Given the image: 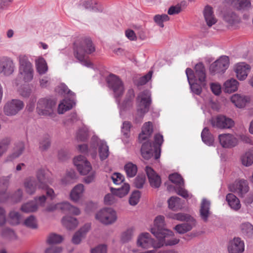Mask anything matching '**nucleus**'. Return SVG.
Masks as SVG:
<instances>
[{
  "instance_id": "25",
  "label": "nucleus",
  "mask_w": 253,
  "mask_h": 253,
  "mask_svg": "<svg viewBox=\"0 0 253 253\" xmlns=\"http://www.w3.org/2000/svg\"><path fill=\"white\" fill-rule=\"evenodd\" d=\"M229 253H242L244 251V243L239 238H234L228 247Z\"/></svg>"
},
{
  "instance_id": "34",
  "label": "nucleus",
  "mask_w": 253,
  "mask_h": 253,
  "mask_svg": "<svg viewBox=\"0 0 253 253\" xmlns=\"http://www.w3.org/2000/svg\"><path fill=\"white\" fill-rule=\"evenodd\" d=\"M84 191V186L82 184L77 185L72 190L70 193V197L72 201L78 202L82 197Z\"/></svg>"
},
{
  "instance_id": "23",
  "label": "nucleus",
  "mask_w": 253,
  "mask_h": 253,
  "mask_svg": "<svg viewBox=\"0 0 253 253\" xmlns=\"http://www.w3.org/2000/svg\"><path fill=\"white\" fill-rule=\"evenodd\" d=\"M250 70V66L245 62L238 63L235 68L236 76L241 81H243L247 78Z\"/></svg>"
},
{
  "instance_id": "45",
  "label": "nucleus",
  "mask_w": 253,
  "mask_h": 253,
  "mask_svg": "<svg viewBox=\"0 0 253 253\" xmlns=\"http://www.w3.org/2000/svg\"><path fill=\"white\" fill-rule=\"evenodd\" d=\"M38 205L35 201H31L23 205L21 208L25 212H34L38 210Z\"/></svg>"
},
{
  "instance_id": "48",
  "label": "nucleus",
  "mask_w": 253,
  "mask_h": 253,
  "mask_svg": "<svg viewBox=\"0 0 253 253\" xmlns=\"http://www.w3.org/2000/svg\"><path fill=\"white\" fill-rule=\"evenodd\" d=\"M36 65L38 72L40 74H44L47 70V66L45 60L42 57L39 58L36 61Z\"/></svg>"
},
{
  "instance_id": "53",
  "label": "nucleus",
  "mask_w": 253,
  "mask_h": 253,
  "mask_svg": "<svg viewBox=\"0 0 253 253\" xmlns=\"http://www.w3.org/2000/svg\"><path fill=\"white\" fill-rule=\"evenodd\" d=\"M24 225L32 229L38 228L37 220L34 215H30L26 218L24 221Z\"/></svg>"
},
{
  "instance_id": "41",
  "label": "nucleus",
  "mask_w": 253,
  "mask_h": 253,
  "mask_svg": "<svg viewBox=\"0 0 253 253\" xmlns=\"http://www.w3.org/2000/svg\"><path fill=\"white\" fill-rule=\"evenodd\" d=\"M232 3L239 10H247L251 7L250 0H231Z\"/></svg>"
},
{
  "instance_id": "40",
  "label": "nucleus",
  "mask_w": 253,
  "mask_h": 253,
  "mask_svg": "<svg viewBox=\"0 0 253 253\" xmlns=\"http://www.w3.org/2000/svg\"><path fill=\"white\" fill-rule=\"evenodd\" d=\"M201 137L203 141L209 146L212 145L213 141V136L210 132L209 129L205 127L201 133Z\"/></svg>"
},
{
  "instance_id": "47",
  "label": "nucleus",
  "mask_w": 253,
  "mask_h": 253,
  "mask_svg": "<svg viewBox=\"0 0 253 253\" xmlns=\"http://www.w3.org/2000/svg\"><path fill=\"white\" fill-rule=\"evenodd\" d=\"M50 140L47 136L42 137L39 141V149L42 152L47 151L50 146Z\"/></svg>"
},
{
  "instance_id": "55",
  "label": "nucleus",
  "mask_w": 253,
  "mask_h": 253,
  "mask_svg": "<svg viewBox=\"0 0 253 253\" xmlns=\"http://www.w3.org/2000/svg\"><path fill=\"white\" fill-rule=\"evenodd\" d=\"M169 19V16L166 14L162 15L157 14L154 17L155 22L162 28H163L164 26L163 22L168 21Z\"/></svg>"
},
{
  "instance_id": "61",
  "label": "nucleus",
  "mask_w": 253,
  "mask_h": 253,
  "mask_svg": "<svg viewBox=\"0 0 253 253\" xmlns=\"http://www.w3.org/2000/svg\"><path fill=\"white\" fill-rule=\"evenodd\" d=\"M140 198V192L139 191H134L131 195L129 203L132 206H135L138 204Z\"/></svg>"
},
{
  "instance_id": "8",
  "label": "nucleus",
  "mask_w": 253,
  "mask_h": 253,
  "mask_svg": "<svg viewBox=\"0 0 253 253\" xmlns=\"http://www.w3.org/2000/svg\"><path fill=\"white\" fill-rule=\"evenodd\" d=\"M95 218L104 224L109 225L114 223L117 219L115 211L110 208L100 210L95 215Z\"/></svg>"
},
{
  "instance_id": "18",
  "label": "nucleus",
  "mask_w": 253,
  "mask_h": 253,
  "mask_svg": "<svg viewBox=\"0 0 253 253\" xmlns=\"http://www.w3.org/2000/svg\"><path fill=\"white\" fill-rule=\"evenodd\" d=\"M137 244L138 246L144 249H148L151 247L154 248H158L155 247V245H157V242L151 237L148 233H143L140 234L138 237Z\"/></svg>"
},
{
  "instance_id": "57",
  "label": "nucleus",
  "mask_w": 253,
  "mask_h": 253,
  "mask_svg": "<svg viewBox=\"0 0 253 253\" xmlns=\"http://www.w3.org/2000/svg\"><path fill=\"white\" fill-rule=\"evenodd\" d=\"M11 176L12 174H9L7 176L0 177V189L7 191Z\"/></svg>"
},
{
  "instance_id": "22",
  "label": "nucleus",
  "mask_w": 253,
  "mask_h": 253,
  "mask_svg": "<svg viewBox=\"0 0 253 253\" xmlns=\"http://www.w3.org/2000/svg\"><path fill=\"white\" fill-rule=\"evenodd\" d=\"M36 176L35 178L38 181L39 189H44L47 187V184L52 183L51 179L49 177L45 170L43 169H38Z\"/></svg>"
},
{
  "instance_id": "35",
  "label": "nucleus",
  "mask_w": 253,
  "mask_h": 253,
  "mask_svg": "<svg viewBox=\"0 0 253 253\" xmlns=\"http://www.w3.org/2000/svg\"><path fill=\"white\" fill-rule=\"evenodd\" d=\"M62 222L63 225L69 230L75 228L78 224L76 218L69 216L64 217L62 219Z\"/></svg>"
},
{
  "instance_id": "11",
  "label": "nucleus",
  "mask_w": 253,
  "mask_h": 253,
  "mask_svg": "<svg viewBox=\"0 0 253 253\" xmlns=\"http://www.w3.org/2000/svg\"><path fill=\"white\" fill-rule=\"evenodd\" d=\"M229 65L228 56H222L219 59L212 63L210 67V72L211 74L224 73Z\"/></svg>"
},
{
  "instance_id": "64",
  "label": "nucleus",
  "mask_w": 253,
  "mask_h": 253,
  "mask_svg": "<svg viewBox=\"0 0 253 253\" xmlns=\"http://www.w3.org/2000/svg\"><path fill=\"white\" fill-rule=\"evenodd\" d=\"M116 195L112 194H108L104 197V202L106 205H111L115 203L117 201Z\"/></svg>"
},
{
  "instance_id": "14",
  "label": "nucleus",
  "mask_w": 253,
  "mask_h": 253,
  "mask_svg": "<svg viewBox=\"0 0 253 253\" xmlns=\"http://www.w3.org/2000/svg\"><path fill=\"white\" fill-rule=\"evenodd\" d=\"M15 69V65L12 59L7 56L0 57V74L5 76L11 75Z\"/></svg>"
},
{
  "instance_id": "33",
  "label": "nucleus",
  "mask_w": 253,
  "mask_h": 253,
  "mask_svg": "<svg viewBox=\"0 0 253 253\" xmlns=\"http://www.w3.org/2000/svg\"><path fill=\"white\" fill-rule=\"evenodd\" d=\"M231 102L238 108H243L248 101V98L245 95L235 94L231 97Z\"/></svg>"
},
{
  "instance_id": "13",
  "label": "nucleus",
  "mask_w": 253,
  "mask_h": 253,
  "mask_svg": "<svg viewBox=\"0 0 253 253\" xmlns=\"http://www.w3.org/2000/svg\"><path fill=\"white\" fill-rule=\"evenodd\" d=\"M74 163L79 172L82 175L87 174L92 169L90 163L82 155L76 157L74 160Z\"/></svg>"
},
{
  "instance_id": "1",
  "label": "nucleus",
  "mask_w": 253,
  "mask_h": 253,
  "mask_svg": "<svg viewBox=\"0 0 253 253\" xmlns=\"http://www.w3.org/2000/svg\"><path fill=\"white\" fill-rule=\"evenodd\" d=\"M74 55L82 64L87 67L92 68V63L85 59V54H90L95 48L91 40L88 38L82 39L79 43L74 44Z\"/></svg>"
},
{
  "instance_id": "10",
  "label": "nucleus",
  "mask_w": 253,
  "mask_h": 253,
  "mask_svg": "<svg viewBox=\"0 0 253 253\" xmlns=\"http://www.w3.org/2000/svg\"><path fill=\"white\" fill-rule=\"evenodd\" d=\"M210 122L213 127L220 129L230 128L234 125L233 120L221 115L212 117Z\"/></svg>"
},
{
  "instance_id": "36",
  "label": "nucleus",
  "mask_w": 253,
  "mask_h": 253,
  "mask_svg": "<svg viewBox=\"0 0 253 253\" xmlns=\"http://www.w3.org/2000/svg\"><path fill=\"white\" fill-rule=\"evenodd\" d=\"M75 103L73 100L64 99L59 104L58 107V113L59 114L64 113L67 111H68L72 108L73 105Z\"/></svg>"
},
{
  "instance_id": "46",
  "label": "nucleus",
  "mask_w": 253,
  "mask_h": 253,
  "mask_svg": "<svg viewBox=\"0 0 253 253\" xmlns=\"http://www.w3.org/2000/svg\"><path fill=\"white\" fill-rule=\"evenodd\" d=\"M63 240L62 236L52 233L49 234L47 238L46 242L49 245L60 244Z\"/></svg>"
},
{
  "instance_id": "63",
  "label": "nucleus",
  "mask_w": 253,
  "mask_h": 253,
  "mask_svg": "<svg viewBox=\"0 0 253 253\" xmlns=\"http://www.w3.org/2000/svg\"><path fill=\"white\" fill-rule=\"evenodd\" d=\"M153 72L150 71L146 75L140 78L137 83V85H142L146 84L152 77Z\"/></svg>"
},
{
  "instance_id": "7",
  "label": "nucleus",
  "mask_w": 253,
  "mask_h": 253,
  "mask_svg": "<svg viewBox=\"0 0 253 253\" xmlns=\"http://www.w3.org/2000/svg\"><path fill=\"white\" fill-rule=\"evenodd\" d=\"M55 102L47 98H41L37 103V110L40 115L54 118L56 114L54 112Z\"/></svg>"
},
{
  "instance_id": "24",
  "label": "nucleus",
  "mask_w": 253,
  "mask_h": 253,
  "mask_svg": "<svg viewBox=\"0 0 253 253\" xmlns=\"http://www.w3.org/2000/svg\"><path fill=\"white\" fill-rule=\"evenodd\" d=\"M150 185L153 188H158L161 183L160 176L151 168L147 166L145 169Z\"/></svg>"
},
{
  "instance_id": "59",
  "label": "nucleus",
  "mask_w": 253,
  "mask_h": 253,
  "mask_svg": "<svg viewBox=\"0 0 253 253\" xmlns=\"http://www.w3.org/2000/svg\"><path fill=\"white\" fill-rule=\"evenodd\" d=\"M169 218L180 221H186L192 218L188 214L182 213L169 214Z\"/></svg>"
},
{
  "instance_id": "43",
  "label": "nucleus",
  "mask_w": 253,
  "mask_h": 253,
  "mask_svg": "<svg viewBox=\"0 0 253 253\" xmlns=\"http://www.w3.org/2000/svg\"><path fill=\"white\" fill-rule=\"evenodd\" d=\"M95 4V2L92 0L84 1L79 4L78 7L81 10L85 9L90 11L96 12L98 9L96 6L94 5Z\"/></svg>"
},
{
  "instance_id": "20",
  "label": "nucleus",
  "mask_w": 253,
  "mask_h": 253,
  "mask_svg": "<svg viewBox=\"0 0 253 253\" xmlns=\"http://www.w3.org/2000/svg\"><path fill=\"white\" fill-rule=\"evenodd\" d=\"M134 97V92L133 89H129L126 93V98L122 103L120 104L119 98H116L117 102L121 111H126L131 109L133 106V101Z\"/></svg>"
},
{
  "instance_id": "6",
  "label": "nucleus",
  "mask_w": 253,
  "mask_h": 253,
  "mask_svg": "<svg viewBox=\"0 0 253 253\" xmlns=\"http://www.w3.org/2000/svg\"><path fill=\"white\" fill-rule=\"evenodd\" d=\"M150 231L156 238L174 235L172 231L166 228L165 217L163 215H158L155 217L154 226L150 229Z\"/></svg>"
},
{
  "instance_id": "39",
  "label": "nucleus",
  "mask_w": 253,
  "mask_h": 253,
  "mask_svg": "<svg viewBox=\"0 0 253 253\" xmlns=\"http://www.w3.org/2000/svg\"><path fill=\"white\" fill-rule=\"evenodd\" d=\"M238 82L235 79H230L226 81L224 84V91L231 93L238 89Z\"/></svg>"
},
{
  "instance_id": "4",
  "label": "nucleus",
  "mask_w": 253,
  "mask_h": 253,
  "mask_svg": "<svg viewBox=\"0 0 253 253\" xmlns=\"http://www.w3.org/2000/svg\"><path fill=\"white\" fill-rule=\"evenodd\" d=\"M137 100L139 102L137 111L134 115L136 123L142 122L144 115L148 112L151 103V93L148 90H144L139 93Z\"/></svg>"
},
{
  "instance_id": "50",
  "label": "nucleus",
  "mask_w": 253,
  "mask_h": 253,
  "mask_svg": "<svg viewBox=\"0 0 253 253\" xmlns=\"http://www.w3.org/2000/svg\"><path fill=\"white\" fill-rule=\"evenodd\" d=\"M180 198L177 197H171L168 200L169 207L173 211H176L180 207Z\"/></svg>"
},
{
  "instance_id": "32",
  "label": "nucleus",
  "mask_w": 253,
  "mask_h": 253,
  "mask_svg": "<svg viewBox=\"0 0 253 253\" xmlns=\"http://www.w3.org/2000/svg\"><path fill=\"white\" fill-rule=\"evenodd\" d=\"M169 236H166L160 238H157L158 240L157 245L155 247L160 248L164 246H171L177 244L179 242V239L173 238L170 239H167Z\"/></svg>"
},
{
  "instance_id": "3",
  "label": "nucleus",
  "mask_w": 253,
  "mask_h": 253,
  "mask_svg": "<svg viewBox=\"0 0 253 253\" xmlns=\"http://www.w3.org/2000/svg\"><path fill=\"white\" fill-rule=\"evenodd\" d=\"M163 136L157 134L154 137V143L146 141L142 144L141 152V155L145 159L149 160L154 154L155 159H158L160 156L161 146L163 142Z\"/></svg>"
},
{
  "instance_id": "56",
  "label": "nucleus",
  "mask_w": 253,
  "mask_h": 253,
  "mask_svg": "<svg viewBox=\"0 0 253 253\" xmlns=\"http://www.w3.org/2000/svg\"><path fill=\"white\" fill-rule=\"evenodd\" d=\"M169 179L171 182L181 186L184 185V180L181 175L177 173H173L169 175Z\"/></svg>"
},
{
  "instance_id": "5",
  "label": "nucleus",
  "mask_w": 253,
  "mask_h": 253,
  "mask_svg": "<svg viewBox=\"0 0 253 253\" xmlns=\"http://www.w3.org/2000/svg\"><path fill=\"white\" fill-rule=\"evenodd\" d=\"M19 62V78L25 82L31 81L33 78L34 70L28 58L25 55L18 57Z\"/></svg>"
},
{
  "instance_id": "26",
  "label": "nucleus",
  "mask_w": 253,
  "mask_h": 253,
  "mask_svg": "<svg viewBox=\"0 0 253 253\" xmlns=\"http://www.w3.org/2000/svg\"><path fill=\"white\" fill-rule=\"evenodd\" d=\"M186 74L192 91L197 95H200L202 92V87L204 86L201 83L197 81L196 83H192V81L193 79H192L191 76L193 75V71L190 68H187Z\"/></svg>"
},
{
  "instance_id": "21",
  "label": "nucleus",
  "mask_w": 253,
  "mask_h": 253,
  "mask_svg": "<svg viewBox=\"0 0 253 253\" xmlns=\"http://www.w3.org/2000/svg\"><path fill=\"white\" fill-rule=\"evenodd\" d=\"M23 187L27 194L33 195L36 193L37 189H39V185L35 177L30 176L24 179Z\"/></svg>"
},
{
  "instance_id": "19",
  "label": "nucleus",
  "mask_w": 253,
  "mask_h": 253,
  "mask_svg": "<svg viewBox=\"0 0 253 253\" xmlns=\"http://www.w3.org/2000/svg\"><path fill=\"white\" fill-rule=\"evenodd\" d=\"M25 149V144L23 142L19 141L15 143L12 148V152L6 156L4 162H12L19 158L23 154Z\"/></svg>"
},
{
  "instance_id": "29",
  "label": "nucleus",
  "mask_w": 253,
  "mask_h": 253,
  "mask_svg": "<svg viewBox=\"0 0 253 253\" xmlns=\"http://www.w3.org/2000/svg\"><path fill=\"white\" fill-rule=\"evenodd\" d=\"M90 228V225L89 223L85 224L77 231L73 235L72 242L74 244H79L82 240L85 238L86 233Z\"/></svg>"
},
{
  "instance_id": "62",
  "label": "nucleus",
  "mask_w": 253,
  "mask_h": 253,
  "mask_svg": "<svg viewBox=\"0 0 253 253\" xmlns=\"http://www.w3.org/2000/svg\"><path fill=\"white\" fill-rule=\"evenodd\" d=\"M145 182V176L143 175H138L134 179V185L137 188L140 189Z\"/></svg>"
},
{
  "instance_id": "38",
  "label": "nucleus",
  "mask_w": 253,
  "mask_h": 253,
  "mask_svg": "<svg viewBox=\"0 0 253 253\" xmlns=\"http://www.w3.org/2000/svg\"><path fill=\"white\" fill-rule=\"evenodd\" d=\"M130 187L128 184L124 183V185L120 188H111L112 193L115 194L119 198H122L127 195L129 191Z\"/></svg>"
},
{
  "instance_id": "51",
  "label": "nucleus",
  "mask_w": 253,
  "mask_h": 253,
  "mask_svg": "<svg viewBox=\"0 0 253 253\" xmlns=\"http://www.w3.org/2000/svg\"><path fill=\"white\" fill-rule=\"evenodd\" d=\"M1 235L3 238L8 240H15L17 238L14 231L9 228L2 229Z\"/></svg>"
},
{
  "instance_id": "9",
  "label": "nucleus",
  "mask_w": 253,
  "mask_h": 253,
  "mask_svg": "<svg viewBox=\"0 0 253 253\" xmlns=\"http://www.w3.org/2000/svg\"><path fill=\"white\" fill-rule=\"evenodd\" d=\"M109 87L111 88L114 93L115 98H120L124 94L125 90L122 81L116 75L111 74L107 78Z\"/></svg>"
},
{
  "instance_id": "49",
  "label": "nucleus",
  "mask_w": 253,
  "mask_h": 253,
  "mask_svg": "<svg viewBox=\"0 0 253 253\" xmlns=\"http://www.w3.org/2000/svg\"><path fill=\"white\" fill-rule=\"evenodd\" d=\"M11 140L9 138H5L0 140V158L8 150Z\"/></svg>"
},
{
  "instance_id": "15",
  "label": "nucleus",
  "mask_w": 253,
  "mask_h": 253,
  "mask_svg": "<svg viewBox=\"0 0 253 253\" xmlns=\"http://www.w3.org/2000/svg\"><path fill=\"white\" fill-rule=\"evenodd\" d=\"M218 140L222 147L231 148L235 147L238 144L239 140L233 134L223 133L218 135Z\"/></svg>"
},
{
  "instance_id": "27",
  "label": "nucleus",
  "mask_w": 253,
  "mask_h": 253,
  "mask_svg": "<svg viewBox=\"0 0 253 253\" xmlns=\"http://www.w3.org/2000/svg\"><path fill=\"white\" fill-rule=\"evenodd\" d=\"M210 206V201L205 198L202 199L200 206V215L201 219L205 222L208 221V218L211 214Z\"/></svg>"
},
{
  "instance_id": "31",
  "label": "nucleus",
  "mask_w": 253,
  "mask_h": 253,
  "mask_svg": "<svg viewBox=\"0 0 253 253\" xmlns=\"http://www.w3.org/2000/svg\"><path fill=\"white\" fill-rule=\"evenodd\" d=\"M226 200L232 210L237 211L241 208V205L240 200L234 194H228L226 197Z\"/></svg>"
},
{
  "instance_id": "52",
  "label": "nucleus",
  "mask_w": 253,
  "mask_h": 253,
  "mask_svg": "<svg viewBox=\"0 0 253 253\" xmlns=\"http://www.w3.org/2000/svg\"><path fill=\"white\" fill-rule=\"evenodd\" d=\"M242 164L246 167H249L253 164V155L251 152H247L241 158Z\"/></svg>"
},
{
  "instance_id": "28",
  "label": "nucleus",
  "mask_w": 253,
  "mask_h": 253,
  "mask_svg": "<svg viewBox=\"0 0 253 253\" xmlns=\"http://www.w3.org/2000/svg\"><path fill=\"white\" fill-rule=\"evenodd\" d=\"M196 225V220L192 218L185 222L176 225L174 229L179 234H183L190 231Z\"/></svg>"
},
{
  "instance_id": "12",
  "label": "nucleus",
  "mask_w": 253,
  "mask_h": 253,
  "mask_svg": "<svg viewBox=\"0 0 253 253\" xmlns=\"http://www.w3.org/2000/svg\"><path fill=\"white\" fill-rule=\"evenodd\" d=\"M24 106V104L20 100L12 99L7 102L4 106L3 111L7 116H14L21 110Z\"/></svg>"
},
{
  "instance_id": "58",
  "label": "nucleus",
  "mask_w": 253,
  "mask_h": 253,
  "mask_svg": "<svg viewBox=\"0 0 253 253\" xmlns=\"http://www.w3.org/2000/svg\"><path fill=\"white\" fill-rule=\"evenodd\" d=\"M133 236V229L132 228L127 229L122 235L121 240L123 243L129 242Z\"/></svg>"
},
{
  "instance_id": "2",
  "label": "nucleus",
  "mask_w": 253,
  "mask_h": 253,
  "mask_svg": "<svg viewBox=\"0 0 253 253\" xmlns=\"http://www.w3.org/2000/svg\"><path fill=\"white\" fill-rule=\"evenodd\" d=\"M228 189L239 198H243V202L245 204H251L253 202V192H249V183L247 179L240 178L236 179L233 183L228 185Z\"/></svg>"
},
{
  "instance_id": "30",
  "label": "nucleus",
  "mask_w": 253,
  "mask_h": 253,
  "mask_svg": "<svg viewBox=\"0 0 253 253\" xmlns=\"http://www.w3.org/2000/svg\"><path fill=\"white\" fill-rule=\"evenodd\" d=\"M205 20L209 27H211L216 23L217 20L213 14L212 8L209 5H206L203 11Z\"/></svg>"
},
{
  "instance_id": "60",
  "label": "nucleus",
  "mask_w": 253,
  "mask_h": 253,
  "mask_svg": "<svg viewBox=\"0 0 253 253\" xmlns=\"http://www.w3.org/2000/svg\"><path fill=\"white\" fill-rule=\"evenodd\" d=\"M57 91L61 94H67L71 96H74L75 95V93L68 89L67 85L64 84H60L56 88Z\"/></svg>"
},
{
  "instance_id": "17",
  "label": "nucleus",
  "mask_w": 253,
  "mask_h": 253,
  "mask_svg": "<svg viewBox=\"0 0 253 253\" xmlns=\"http://www.w3.org/2000/svg\"><path fill=\"white\" fill-rule=\"evenodd\" d=\"M92 145L96 144L98 147V153L101 161L106 159L109 155V147L106 142L100 140L97 136H94L91 138Z\"/></svg>"
},
{
  "instance_id": "16",
  "label": "nucleus",
  "mask_w": 253,
  "mask_h": 253,
  "mask_svg": "<svg viewBox=\"0 0 253 253\" xmlns=\"http://www.w3.org/2000/svg\"><path fill=\"white\" fill-rule=\"evenodd\" d=\"M195 72H193V75L191 76L192 79L195 81L201 83L203 86L207 84L206 69L204 64L199 62L195 66Z\"/></svg>"
},
{
  "instance_id": "44",
  "label": "nucleus",
  "mask_w": 253,
  "mask_h": 253,
  "mask_svg": "<svg viewBox=\"0 0 253 253\" xmlns=\"http://www.w3.org/2000/svg\"><path fill=\"white\" fill-rule=\"evenodd\" d=\"M126 173L127 177H134L137 171V167L136 165L129 162L125 165L124 167Z\"/></svg>"
},
{
  "instance_id": "42",
  "label": "nucleus",
  "mask_w": 253,
  "mask_h": 253,
  "mask_svg": "<svg viewBox=\"0 0 253 253\" xmlns=\"http://www.w3.org/2000/svg\"><path fill=\"white\" fill-rule=\"evenodd\" d=\"M242 233L248 238H253V226L249 222L243 223L240 226Z\"/></svg>"
},
{
  "instance_id": "54",
  "label": "nucleus",
  "mask_w": 253,
  "mask_h": 253,
  "mask_svg": "<svg viewBox=\"0 0 253 253\" xmlns=\"http://www.w3.org/2000/svg\"><path fill=\"white\" fill-rule=\"evenodd\" d=\"M88 137V128L86 126L79 129L77 133L76 137L78 140L84 141L87 139Z\"/></svg>"
},
{
  "instance_id": "37",
  "label": "nucleus",
  "mask_w": 253,
  "mask_h": 253,
  "mask_svg": "<svg viewBox=\"0 0 253 253\" xmlns=\"http://www.w3.org/2000/svg\"><path fill=\"white\" fill-rule=\"evenodd\" d=\"M22 220V216L18 211H12L9 213L7 221L11 225H18L21 222Z\"/></svg>"
}]
</instances>
